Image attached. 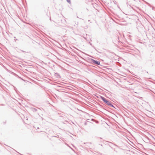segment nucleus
I'll return each mask as SVG.
<instances>
[{"label": "nucleus", "instance_id": "nucleus-1", "mask_svg": "<svg viewBox=\"0 0 155 155\" xmlns=\"http://www.w3.org/2000/svg\"><path fill=\"white\" fill-rule=\"evenodd\" d=\"M100 97L101 99L104 102L105 104L108 106H109L110 104L112 103L111 101L107 100L103 96H100Z\"/></svg>", "mask_w": 155, "mask_h": 155}, {"label": "nucleus", "instance_id": "nucleus-2", "mask_svg": "<svg viewBox=\"0 0 155 155\" xmlns=\"http://www.w3.org/2000/svg\"><path fill=\"white\" fill-rule=\"evenodd\" d=\"M91 61L92 62L96 64V65H100V62L99 61H97L92 59H91Z\"/></svg>", "mask_w": 155, "mask_h": 155}, {"label": "nucleus", "instance_id": "nucleus-3", "mask_svg": "<svg viewBox=\"0 0 155 155\" xmlns=\"http://www.w3.org/2000/svg\"><path fill=\"white\" fill-rule=\"evenodd\" d=\"M55 76L58 78H61V77L59 74L56 73L54 74Z\"/></svg>", "mask_w": 155, "mask_h": 155}, {"label": "nucleus", "instance_id": "nucleus-4", "mask_svg": "<svg viewBox=\"0 0 155 155\" xmlns=\"http://www.w3.org/2000/svg\"><path fill=\"white\" fill-rule=\"evenodd\" d=\"M31 110L33 112H36L37 111V109L34 107H31Z\"/></svg>", "mask_w": 155, "mask_h": 155}, {"label": "nucleus", "instance_id": "nucleus-5", "mask_svg": "<svg viewBox=\"0 0 155 155\" xmlns=\"http://www.w3.org/2000/svg\"><path fill=\"white\" fill-rule=\"evenodd\" d=\"M8 72H9V73L12 74H13L15 76H17V75L15 73H14V72H12L11 71H8Z\"/></svg>", "mask_w": 155, "mask_h": 155}, {"label": "nucleus", "instance_id": "nucleus-6", "mask_svg": "<svg viewBox=\"0 0 155 155\" xmlns=\"http://www.w3.org/2000/svg\"><path fill=\"white\" fill-rule=\"evenodd\" d=\"M110 144H109V146H110V147H111V145H115V146H117L116 145V144H113V143H112L110 142Z\"/></svg>", "mask_w": 155, "mask_h": 155}, {"label": "nucleus", "instance_id": "nucleus-7", "mask_svg": "<svg viewBox=\"0 0 155 155\" xmlns=\"http://www.w3.org/2000/svg\"><path fill=\"white\" fill-rule=\"evenodd\" d=\"M110 105L109 106L111 107H114V108H116L114 106V105L112 104L111 103L110 104Z\"/></svg>", "mask_w": 155, "mask_h": 155}, {"label": "nucleus", "instance_id": "nucleus-8", "mask_svg": "<svg viewBox=\"0 0 155 155\" xmlns=\"http://www.w3.org/2000/svg\"><path fill=\"white\" fill-rule=\"evenodd\" d=\"M67 2L69 3V4L71 3V2L70 0H66Z\"/></svg>", "mask_w": 155, "mask_h": 155}, {"label": "nucleus", "instance_id": "nucleus-9", "mask_svg": "<svg viewBox=\"0 0 155 155\" xmlns=\"http://www.w3.org/2000/svg\"><path fill=\"white\" fill-rule=\"evenodd\" d=\"M6 70L8 71H8H9V70H8V69H7V68H6Z\"/></svg>", "mask_w": 155, "mask_h": 155}, {"label": "nucleus", "instance_id": "nucleus-10", "mask_svg": "<svg viewBox=\"0 0 155 155\" xmlns=\"http://www.w3.org/2000/svg\"><path fill=\"white\" fill-rule=\"evenodd\" d=\"M132 8V7H131V6L130 5H129Z\"/></svg>", "mask_w": 155, "mask_h": 155}, {"label": "nucleus", "instance_id": "nucleus-11", "mask_svg": "<svg viewBox=\"0 0 155 155\" xmlns=\"http://www.w3.org/2000/svg\"><path fill=\"white\" fill-rule=\"evenodd\" d=\"M53 137H56V136H53Z\"/></svg>", "mask_w": 155, "mask_h": 155}, {"label": "nucleus", "instance_id": "nucleus-12", "mask_svg": "<svg viewBox=\"0 0 155 155\" xmlns=\"http://www.w3.org/2000/svg\"><path fill=\"white\" fill-rule=\"evenodd\" d=\"M53 137H56V136H53Z\"/></svg>", "mask_w": 155, "mask_h": 155}, {"label": "nucleus", "instance_id": "nucleus-13", "mask_svg": "<svg viewBox=\"0 0 155 155\" xmlns=\"http://www.w3.org/2000/svg\"><path fill=\"white\" fill-rule=\"evenodd\" d=\"M38 108L40 110V109L39 108Z\"/></svg>", "mask_w": 155, "mask_h": 155}, {"label": "nucleus", "instance_id": "nucleus-14", "mask_svg": "<svg viewBox=\"0 0 155 155\" xmlns=\"http://www.w3.org/2000/svg\"><path fill=\"white\" fill-rule=\"evenodd\" d=\"M100 139H102V138H101V137H100Z\"/></svg>", "mask_w": 155, "mask_h": 155}]
</instances>
